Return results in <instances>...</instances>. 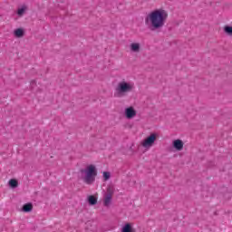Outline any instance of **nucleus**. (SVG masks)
<instances>
[{
  "instance_id": "f257e3e1",
  "label": "nucleus",
  "mask_w": 232,
  "mask_h": 232,
  "mask_svg": "<svg viewBox=\"0 0 232 232\" xmlns=\"http://www.w3.org/2000/svg\"><path fill=\"white\" fill-rule=\"evenodd\" d=\"M168 15V10L164 7L154 9L145 16V24L150 30H160L166 24Z\"/></svg>"
},
{
  "instance_id": "9d476101",
  "label": "nucleus",
  "mask_w": 232,
  "mask_h": 232,
  "mask_svg": "<svg viewBox=\"0 0 232 232\" xmlns=\"http://www.w3.org/2000/svg\"><path fill=\"white\" fill-rule=\"evenodd\" d=\"M121 232H135L133 223H126L121 227Z\"/></svg>"
},
{
  "instance_id": "dca6fc26",
  "label": "nucleus",
  "mask_w": 232,
  "mask_h": 232,
  "mask_svg": "<svg viewBox=\"0 0 232 232\" xmlns=\"http://www.w3.org/2000/svg\"><path fill=\"white\" fill-rule=\"evenodd\" d=\"M103 180H110L111 179V172L110 171H103L102 172Z\"/></svg>"
},
{
  "instance_id": "20e7f679",
  "label": "nucleus",
  "mask_w": 232,
  "mask_h": 232,
  "mask_svg": "<svg viewBox=\"0 0 232 232\" xmlns=\"http://www.w3.org/2000/svg\"><path fill=\"white\" fill-rule=\"evenodd\" d=\"M157 139H159L158 133H150L149 136H147L145 139H143L140 146L145 150V151H148L149 150H151L153 146H155V142H157Z\"/></svg>"
},
{
  "instance_id": "423d86ee",
  "label": "nucleus",
  "mask_w": 232,
  "mask_h": 232,
  "mask_svg": "<svg viewBox=\"0 0 232 232\" xmlns=\"http://www.w3.org/2000/svg\"><path fill=\"white\" fill-rule=\"evenodd\" d=\"M172 148L175 151H182L184 150V141L180 139L174 140L172 141Z\"/></svg>"
},
{
  "instance_id": "1a4fd4ad",
  "label": "nucleus",
  "mask_w": 232,
  "mask_h": 232,
  "mask_svg": "<svg viewBox=\"0 0 232 232\" xmlns=\"http://www.w3.org/2000/svg\"><path fill=\"white\" fill-rule=\"evenodd\" d=\"M111 202H113V196L104 194V196H103V206L105 208H110V206H111Z\"/></svg>"
},
{
  "instance_id": "7ed1b4c3",
  "label": "nucleus",
  "mask_w": 232,
  "mask_h": 232,
  "mask_svg": "<svg viewBox=\"0 0 232 232\" xmlns=\"http://www.w3.org/2000/svg\"><path fill=\"white\" fill-rule=\"evenodd\" d=\"M135 90V83L131 81L122 80L118 82L114 95L115 97H124L127 93H130Z\"/></svg>"
},
{
  "instance_id": "0eeeda50",
  "label": "nucleus",
  "mask_w": 232,
  "mask_h": 232,
  "mask_svg": "<svg viewBox=\"0 0 232 232\" xmlns=\"http://www.w3.org/2000/svg\"><path fill=\"white\" fill-rule=\"evenodd\" d=\"M129 52L130 53H139L140 52V43L139 42H132L129 44Z\"/></svg>"
},
{
  "instance_id": "4468645a",
  "label": "nucleus",
  "mask_w": 232,
  "mask_h": 232,
  "mask_svg": "<svg viewBox=\"0 0 232 232\" xmlns=\"http://www.w3.org/2000/svg\"><path fill=\"white\" fill-rule=\"evenodd\" d=\"M8 186L13 189H15L19 186V181L15 179H12L8 181Z\"/></svg>"
},
{
  "instance_id": "ddd939ff",
  "label": "nucleus",
  "mask_w": 232,
  "mask_h": 232,
  "mask_svg": "<svg viewBox=\"0 0 232 232\" xmlns=\"http://www.w3.org/2000/svg\"><path fill=\"white\" fill-rule=\"evenodd\" d=\"M27 10H28V6H26V5H23L20 7H18L16 14L19 17H23V14H26Z\"/></svg>"
},
{
  "instance_id": "f3484780",
  "label": "nucleus",
  "mask_w": 232,
  "mask_h": 232,
  "mask_svg": "<svg viewBox=\"0 0 232 232\" xmlns=\"http://www.w3.org/2000/svg\"><path fill=\"white\" fill-rule=\"evenodd\" d=\"M224 32L227 34V35H232V26L226 25L224 27Z\"/></svg>"
},
{
  "instance_id": "6e6552de",
  "label": "nucleus",
  "mask_w": 232,
  "mask_h": 232,
  "mask_svg": "<svg viewBox=\"0 0 232 232\" xmlns=\"http://www.w3.org/2000/svg\"><path fill=\"white\" fill-rule=\"evenodd\" d=\"M99 200V195L94 194V195H90L87 197V202L89 206H95L97 205V202Z\"/></svg>"
},
{
  "instance_id": "2eb2a0df",
  "label": "nucleus",
  "mask_w": 232,
  "mask_h": 232,
  "mask_svg": "<svg viewBox=\"0 0 232 232\" xmlns=\"http://www.w3.org/2000/svg\"><path fill=\"white\" fill-rule=\"evenodd\" d=\"M113 193H115V187L111 185L108 186L105 195H111V197H113Z\"/></svg>"
},
{
  "instance_id": "39448f33",
  "label": "nucleus",
  "mask_w": 232,
  "mask_h": 232,
  "mask_svg": "<svg viewBox=\"0 0 232 232\" xmlns=\"http://www.w3.org/2000/svg\"><path fill=\"white\" fill-rule=\"evenodd\" d=\"M124 115L129 121H130L131 119H135V117H137V110L133 106H129L125 108Z\"/></svg>"
},
{
  "instance_id": "f03ea898",
  "label": "nucleus",
  "mask_w": 232,
  "mask_h": 232,
  "mask_svg": "<svg viewBox=\"0 0 232 232\" xmlns=\"http://www.w3.org/2000/svg\"><path fill=\"white\" fill-rule=\"evenodd\" d=\"M82 180L85 184H93L97 177V165L89 164L84 169H81Z\"/></svg>"
},
{
  "instance_id": "f8f14e48",
  "label": "nucleus",
  "mask_w": 232,
  "mask_h": 232,
  "mask_svg": "<svg viewBox=\"0 0 232 232\" xmlns=\"http://www.w3.org/2000/svg\"><path fill=\"white\" fill-rule=\"evenodd\" d=\"M33 209L34 205L32 203H26L22 207L21 211H23V213H30Z\"/></svg>"
},
{
  "instance_id": "9b49d317",
  "label": "nucleus",
  "mask_w": 232,
  "mask_h": 232,
  "mask_svg": "<svg viewBox=\"0 0 232 232\" xmlns=\"http://www.w3.org/2000/svg\"><path fill=\"white\" fill-rule=\"evenodd\" d=\"M14 35L17 38V39H21V37H24V28H17L14 29L13 32Z\"/></svg>"
}]
</instances>
